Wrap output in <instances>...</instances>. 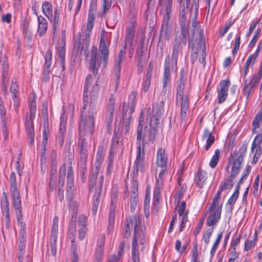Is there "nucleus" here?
I'll return each mask as SVG.
<instances>
[{
    "label": "nucleus",
    "mask_w": 262,
    "mask_h": 262,
    "mask_svg": "<svg viewBox=\"0 0 262 262\" xmlns=\"http://www.w3.org/2000/svg\"><path fill=\"white\" fill-rule=\"evenodd\" d=\"M0 117L2 125L5 127L6 126L8 117L7 112L4 106L2 99L0 97Z\"/></svg>",
    "instance_id": "4c0bfd02"
},
{
    "label": "nucleus",
    "mask_w": 262,
    "mask_h": 262,
    "mask_svg": "<svg viewBox=\"0 0 262 262\" xmlns=\"http://www.w3.org/2000/svg\"><path fill=\"white\" fill-rule=\"evenodd\" d=\"M94 24V17H88L86 29L89 32H91L93 27Z\"/></svg>",
    "instance_id": "69168bd1"
},
{
    "label": "nucleus",
    "mask_w": 262,
    "mask_h": 262,
    "mask_svg": "<svg viewBox=\"0 0 262 262\" xmlns=\"http://www.w3.org/2000/svg\"><path fill=\"white\" fill-rule=\"evenodd\" d=\"M220 155V150L218 149L215 150L214 154L212 157L209 162V166L212 168H215L219 162Z\"/></svg>",
    "instance_id": "79ce46f5"
},
{
    "label": "nucleus",
    "mask_w": 262,
    "mask_h": 262,
    "mask_svg": "<svg viewBox=\"0 0 262 262\" xmlns=\"http://www.w3.org/2000/svg\"><path fill=\"white\" fill-rule=\"evenodd\" d=\"M87 219L85 216L81 215L78 217V225L81 227H86Z\"/></svg>",
    "instance_id": "0e129e2a"
},
{
    "label": "nucleus",
    "mask_w": 262,
    "mask_h": 262,
    "mask_svg": "<svg viewBox=\"0 0 262 262\" xmlns=\"http://www.w3.org/2000/svg\"><path fill=\"white\" fill-rule=\"evenodd\" d=\"M137 203V198H131L130 201V210L134 212L136 209Z\"/></svg>",
    "instance_id": "774afa93"
},
{
    "label": "nucleus",
    "mask_w": 262,
    "mask_h": 262,
    "mask_svg": "<svg viewBox=\"0 0 262 262\" xmlns=\"http://www.w3.org/2000/svg\"><path fill=\"white\" fill-rule=\"evenodd\" d=\"M141 224V219L137 215L129 216L126 219L124 236L128 237L130 235L131 231L134 227V233L132 243V258L134 262H140L139 256V249L138 242L140 239V244L142 245V248H144L146 244V239L142 230L139 229Z\"/></svg>",
    "instance_id": "f03ea898"
},
{
    "label": "nucleus",
    "mask_w": 262,
    "mask_h": 262,
    "mask_svg": "<svg viewBox=\"0 0 262 262\" xmlns=\"http://www.w3.org/2000/svg\"><path fill=\"white\" fill-rule=\"evenodd\" d=\"M240 36H238L236 38L233 48L232 49V53L233 54H235L237 53L238 50L239 48V45H240Z\"/></svg>",
    "instance_id": "338daca9"
},
{
    "label": "nucleus",
    "mask_w": 262,
    "mask_h": 262,
    "mask_svg": "<svg viewBox=\"0 0 262 262\" xmlns=\"http://www.w3.org/2000/svg\"><path fill=\"white\" fill-rule=\"evenodd\" d=\"M181 48L180 43H176L174 45L173 47L172 55L171 58V70L174 72H177V62L178 54L181 50Z\"/></svg>",
    "instance_id": "393cba45"
},
{
    "label": "nucleus",
    "mask_w": 262,
    "mask_h": 262,
    "mask_svg": "<svg viewBox=\"0 0 262 262\" xmlns=\"http://www.w3.org/2000/svg\"><path fill=\"white\" fill-rule=\"evenodd\" d=\"M26 240V237L22 235L19 238V243L18 245V262H23V256L25 252Z\"/></svg>",
    "instance_id": "c756f323"
},
{
    "label": "nucleus",
    "mask_w": 262,
    "mask_h": 262,
    "mask_svg": "<svg viewBox=\"0 0 262 262\" xmlns=\"http://www.w3.org/2000/svg\"><path fill=\"white\" fill-rule=\"evenodd\" d=\"M228 94L222 93L217 91V102L219 104H222L225 102L227 98Z\"/></svg>",
    "instance_id": "13d9d810"
},
{
    "label": "nucleus",
    "mask_w": 262,
    "mask_h": 262,
    "mask_svg": "<svg viewBox=\"0 0 262 262\" xmlns=\"http://www.w3.org/2000/svg\"><path fill=\"white\" fill-rule=\"evenodd\" d=\"M239 152H240V154L238 158H241L242 157V160H243L244 157L245 156L247 149L248 145L246 143H242L239 144Z\"/></svg>",
    "instance_id": "864d4df0"
},
{
    "label": "nucleus",
    "mask_w": 262,
    "mask_h": 262,
    "mask_svg": "<svg viewBox=\"0 0 262 262\" xmlns=\"http://www.w3.org/2000/svg\"><path fill=\"white\" fill-rule=\"evenodd\" d=\"M10 191H18L17 188V183L15 173L14 172L11 173L10 176Z\"/></svg>",
    "instance_id": "a18cd8bd"
},
{
    "label": "nucleus",
    "mask_w": 262,
    "mask_h": 262,
    "mask_svg": "<svg viewBox=\"0 0 262 262\" xmlns=\"http://www.w3.org/2000/svg\"><path fill=\"white\" fill-rule=\"evenodd\" d=\"M222 236H223L222 232H221L218 234L217 239H216L215 243H214V244L211 248V251H210V254L211 255L213 256L214 254V253H215V251L220 244L221 239L222 238Z\"/></svg>",
    "instance_id": "09e8293b"
},
{
    "label": "nucleus",
    "mask_w": 262,
    "mask_h": 262,
    "mask_svg": "<svg viewBox=\"0 0 262 262\" xmlns=\"http://www.w3.org/2000/svg\"><path fill=\"white\" fill-rule=\"evenodd\" d=\"M42 10L46 16H52L53 8L51 4L48 2L42 4Z\"/></svg>",
    "instance_id": "a19ab883"
},
{
    "label": "nucleus",
    "mask_w": 262,
    "mask_h": 262,
    "mask_svg": "<svg viewBox=\"0 0 262 262\" xmlns=\"http://www.w3.org/2000/svg\"><path fill=\"white\" fill-rule=\"evenodd\" d=\"M1 207L2 215L6 220V227L8 229L10 223L9 202L7 194L5 192L3 193L1 200Z\"/></svg>",
    "instance_id": "4468645a"
},
{
    "label": "nucleus",
    "mask_w": 262,
    "mask_h": 262,
    "mask_svg": "<svg viewBox=\"0 0 262 262\" xmlns=\"http://www.w3.org/2000/svg\"><path fill=\"white\" fill-rule=\"evenodd\" d=\"M170 62L169 57L167 56L164 62V73L163 79V88H165L170 81Z\"/></svg>",
    "instance_id": "bb28decb"
},
{
    "label": "nucleus",
    "mask_w": 262,
    "mask_h": 262,
    "mask_svg": "<svg viewBox=\"0 0 262 262\" xmlns=\"http://www.w3.org/2000/svg\"><path fill=\"white\" fill-rule=\"evenodd\" d=\"M94 115L93 111H90L88 115L85 114L83 111L81 112L79 123V135L80 137L86 136V138H91L95 127Z\"/></svg>",
    "instance_id": "0eeeda50"
},
{
    "label": "nucleus",
    "mask_w": 262,
    "mask_h": 262,
    "mask_svg": "<svg viewBox=\"0 0 262 262\" xmlns=\"http://www.w3.org/2000/svg\"><path fill=\"white\" fill-rule=\"evenodd\" d=\"M76 235V225L75 224H72L69 227V231L68 233V236L70 239L73 237L75 239Z\"/></svg>",
    "instance_id": "6e6d98bb"
},
{
    "label": "nucleus",
    "mask_w": 262,
    "mask_h": 262,
    "mask_svg": "<svg viewBox=\"0 0 262 262\" xmlns=\"http://www.w3.org/2000/svg\"><path fill=\"white\" fill-rule=\"evenodd\" d=\"M243 161L242 160V157L237 158L234 161L230 176V177L232 179L235 178L239 173Z\"/></svg>",
    "instance_id": "f704fd0d"
},
{
    "label": "nucleus",
    "mask_w": 262,
    "mask_h": 262,
    "mask_svg": "<svg viewBox=\"0 0 262 262\" xmlns=\"http://www.w3.org/2000/svg\"><path fill=\"white\" fill-rule=\"evenodd\" d=\"M144 115L142 112L139 117V124L137 127V145L138 148L137 155L134 165L136 170L138 171L142 170L144 166V159L145 158L144 139L142 137L143 123L144 122Z\"/></svg>",
    "instance_id": "39448f33"
},
{
    "label": "nucleus",
    "mask_w": 262,
    "mask_h": 262,
    "mask_svg": "<svg viewBox=\"0 0 262 262\" xmlns=\"http://www.w3.org/2000/svg\"><path fill=\"white\" fill-rule=\"evenodd\" d=\"M167 158L165 156V150L163 148H160L157 150L156 165L159 167H166Z\"/></svg>",
    "instance_id": "5701e85b"
},
{
    "label": "nucleus",
    "mask_w": 262,
    "mask_h": 262,
    "mask_svg": "<svg viewBox=\"0 0 262 262\" xmlns=\"http://www.w3.org/2000/svg\"><path fill=\"white\" fill-rule=\"evenodd\" d=\"M67 183H74V174L71 165L68 167V174H67Z\"/></svg>",
    "instance_id": "052dcab7"
},
{
    "label": "nucleus",
    "mask_w": 262,
    "mask_h": 262,
    "mask_svg": "<svg viewBox=\"0 0 262 262\" xmlns=\"http://www.w3.org/2000/svg\"><path fill=\"white\" fill-rule=\"evenodd\" d=\"M123 151V147L121 143H119L115 136L112 140V145L108 156V164L107 170L108 171L113 169L115 156H121Z\"/></svg>",
    "instance_id": "9b49d317"
},
{
    "label": "nucleus",
    "mask_w": 262,
    "mask_h": 262,
    "mask_svg": "<svg viewBox=\"0 0 262 262\" xmlns=\"http://www.w3.org/2000/svg\"><path fill=\"white\" fill-rule=\"evenodd\" d=\"M11 193L13 196V206L16 211V213L17 215L21 216V201L19 191H11Z\"/></svg>",
    "instance_id": "a878e982"
},
{
    "label": "nucleus",
    "mask_w": 262,
    "mask_h": 262,
    "mask_svg": "<svg viewBox=\"0 0 262 262\" xmlns=\"http://www.w3.org/2000/svg\"><path fill=\"white\" fill-rule=\"evenodd\" d=\"M66 164H63L60 167L59 172V181H58V197L60 202L63 199V187L64 184V179L66 176Z\"/></svg>",
    "instance_id": "a211bd4d"
},
{
    "label": "nucleus",
    "mask_w": 262,
    "mask_h": 262,
    "mask_svg": "<svg viewBox=\"0 0 262 262\" xmlns=\"http://www.w3.org/2000/svg\"><path fill=\"white\" fill-rule=\"evenodd\" d=\"M193 3L194 4V9H193L194 6L193 5L192 6V9L190 10V15H194V16H197L199 14V0H193Z\"/></svg>",
    "instance_id": "4d7b16f0"
},
{
    "label": "nucleus",
    "mask_w": 262,
    "mask_h": 262,
    "mask_svg": "<svg viewBox=\"0 0 262 262\" xmlns=\"http://www.w3.org/2000/svg\"><path fill=\"white\" fill-rule=\"evenodd\" d=\"M261 142L262 134L257 135L252 142L251 147V152L252 154H254L252 160V163L254 164L257 162L261 155Z\"/></svg>",
    "instance_id": "ddd939ff"
},
{
    "label": "nucleus",
    "mask_w": 262,
    "mask_h": 262,
    "mask_svg": "<svg viewBox=\"0 0 262 262\" xmlns=\"http://www.w3.org/2000/svg\"><path fill=\"white\" fill-rule=\"evenodd\" d=\"M90 42V34H86L85 40L82 42L80 40L76 41L74 43V51L77 54L82 52L86 55V60L89 66V69L93 74H96L98 69L102 65L105 68L107 63L109 51L108 47L106 43L104 35H101L99 47V52L97 47L93 46L91 52L88 54L87 50Z\"/></svg>",
    "instance_id": "f257e3e1"
},
{
    "label": "nucleus",
    "mask_w": 262,
    "mask_h": 262,
    "mask_svg": "<svg viewBox=\"0 0 262 262\" xmlns=\"http://www.w3.org/2000/svg\"><path fill=\"white\" fill-rule=\"evenodd\" d=\"M92 76L90 74L88 75L85 80L83 95V110H86L88 105L89 104V108H91L93 110L97 102L99 92V86L98 81H96L91 90V85L92 83Z\"/></svg>",
    "instance_id": "20e7f679"
},
{
    "label": "nucleus",
    "mask_w": 262,
    "mask_h": 262,
    "mask_svg": "<svg viewBox=\"0 0 262 262\" xmlns=\"http://www.w3.org/2000/svg\"><path fill=\"white\" fill-rule=\"evenodd\" d=\"M122 51H120L118 54V60L116 65V71L115 72V88L116 89L118 86L119 83V79H120V69L121 67V64L122 62Z\"/></svg>",
    "instance_id": "72a5a7b5"
},
{
    "label": "nucleus",
    "mask_w": 262,
    "mask_h": 262,
    "mask_svg": "<svg viewBox=\"0 0 262 262\" xmlns=\"http://www.w3.org/2000/svg\"><path fill=\"white\" fill-rule=\"evenodd\" d=\"M202 138L203 139L206 140L205 148V150L207 151L209 150L211 145L214 143L215 141L214 137L212 135L211 133L208 129L205 128L203 132Z\"/></svg>",
    "instance_id": "cd10ccee"
},
{
    "label": "nucleus",
    "mask_w": 262,
    "mask_h": 262,
    "mask_svg": "<svg viewBox=\"0 0 262 262\" xmlns=\"http://www.w3.org/2000/svg\"><path fill=\"white\" fill-rule=\"evenodd\" d=\"M0 63H2V69L5 65L8 67L7 57L6 54V50L3 49V45L0 42Z\"/></svg>",
    "instance_id": "ea45409f"
},
{
    "label": "nucleus",
    "mask_w": 262,
    "mask_h": 262,
    "mask_svg": "<svg viewBox=\"0 0 262 262\" xmlns=\"http://www.w3.org/2000/svg\"><path fill=\"white\" fill-rule=\"evenodd\" d=\"M58 217L55 216L53 220L51 227L50 248L51 254L55 256L56 254L57 238L58 232Z\"/></svg>",
    "instance_id": "f8f14e48"
},
{
    "label": "nucleus",
    "mask_w": 262,
    "mask_h": 262,
    "mask_svg": "<svg viewBox=\"0 0 262 262\" xmlns=\"http://www.w3.org/2000/svg\"><path fill=\"white\" fill-rule=\"evenodd\" d=\"M136 24L135 22H132L129 27L126 29L125 41V48L132 49L133 43V39L135 37V27Z\"/></svg>",
    "instance_id": "6ab92c4d"
},
{
    "label": "nucleus",
    "mask_w": 262,
    "mask_h": 262,
    "mask_svg": "<svg viewBox=\"0 0 262 262\" xmlns=\"http://www.w3.org/2000/svg\"><path fill=\"white\" fill-rule=\"evenodd\" d=\"M233 186L232 179H228L222 182L219 187V189L217 193L215 194L213 199H217V201L220 202L222 191L231 189Z\"/></svg>",
    "instance_id": "4be33fe9"
},
{
    "label": "nucleus",
    "mask_w": 262,
    "mask_h": 262,
    "mask_svg": "<svg viewBox=\"0 0 262 262\" xmlns=\"http://www.w3.org/2000/svg\"><path fill=\"white\" fill-rule=\"evenodd\" d=\"M97 11V0H91L89 12V16H94Z\"/></svg>",
    "instance_id": "de8ad7c7"
},
{
    "label": "nucleus",
    "mask_w": 262,
    "mask_h": 262,
    "mask_svg": "<svg viewBox=\"0 0 262 262\" xmlns=\"http://www.w3.org/2000/svg\"><path fill=\"white\" fill-rule=\"evenodd\" d=\"M241 238V236L238 235L232 239L231 242V247L234 250L236 249L237 245L240 243Z\"/></svg>",
    "instance_id": "680f3d73"
},
{
    "label": "nucleus",
    "mask_w": 262,
    "mask_h": 262,
    "mask_svg": "<svg viewBox=\"0 0 262 262\" xmlns=\"http://www.w3.org/2000/svg\"><path fill=\"white\" fill-rule=\"evenodd\" d=\"M207 179V172L199 167L197 172L195 174L194 179L196 186L200 188H203L206 184Z\"/></svg>",
    "instance_id": "412c9836"
},
{
    "label": "nucleus",
    "mask_w": 262,
    "mask_h": 262,
    "mask_svg": "<svg viewBox=\"0 0 262 262\" xmlns=\"http://www.w3.org/2000/svg\"><path fill=\"white\" fill-rule=\"evenodd\" d=\"M160 13L163 16H170L172 12L173 0H159Z\"/></svg>",
    "instance_id": "aec40b11"
},
{
    "label": "nucleus",
    "mask_w": 262,
    "mask_h": 262,
    "mask_svg": "<svg viewBox=\"0 0 262 262\" xmlns=\"http://www.w3.org/2000/svg\"><path fill=\"white\" fill-rule=\"evenodd\" d=\"M117 194L116 193L112 194L111 196V204L108 216V228L114 225L115 219V211L117 204Z\"/></svg>",
    "instance_id": "f3484780"
},
{
    "label": "nucleus",
    "mask_w": 262,
    "mask_h": 262,
    "mask_svg": "<svg viewBox=\"0 0 262 262\" xmlns=\"http://www.w3.org/2000/svg\"><path fill=\"white\" fill-rule=\"evenodd\" d=\"M115 110V106L113 104L108 105L106 111L105 121L108 126H110L113 121V113Z\"/></svg>",
    "instance_id": "e433bc0d"
},
{
    "label": "nucleus",
    "mask_w": 262,
    "mask_h": 262,
    "mask_svg": "<svg viewBox=\"0 0 262 262\" xmlns=\"http://www.w3.org/2000/svg\"><path fill=\"white\" fill-rule=\"evenodd\" d=\"M213 231V228L208 229L204 235V242L206 244H208L210 242V238Z\"/></svg>",
    "instance_id": "bf43d9fd"
},
{
    "label": "nucleus",
    "mask_w": 262,
    "mask_h": 262,
    "mask_svg": "<svg viewBox=\"0 0 262 262\" xmlns=\"http://www.w3.org/2000/svg\"><path fill=\"white\" fill-rule=\"evenodd\" d=\"M216 200L217 199H213L209 208L210 213L206 221V225L209 227L216 224L221 218L222 203H220Z\"/></svg>",
    "instance_id": "1a4fd4ad"
},
{
    "label": "nucleus",
    "mask_w": 262,
    "mask_h": 262,
    "mask_svg": "<svg viewBox=\"0 0 262 262\" xmlns=\"http://www.w3.org/2000/svg\"><path fill=\"white\" fill-rule=\"evenodd\" d=\"M181 35L184 40L183 41L184 44L186 43V39L188 33V27L189 21L186 20V17H181Z\"/></svg>",
    "instance_id": "2f4dec72"
},
{
    "label": "nucleus",
    "mask_w": 262,
    "mask_h": 262,
    "mask_svg": "<svg viewBox=\"0 0 262 262\" xmlns=\"http://www.w3.org/2000/svg\"><path fill=\"white\" fill-rule=\"evenodd\" d=\"M260 79L253 76L251 80L248 82L247 80L245 81L244 89L247 91L248 96L251 93L253 89H254L258 83Z\"/></svg>",
    "instance_id": "7c9ffc66"
},
{
    "label": "nucleus",
    "mask_w": 262,
    "mask_h": 262,
    "mask_svg": "<svg viewBox=\"0 0 262 262\" xmlns=\"http://www.w3.org/2000/svg\"><path fill=\"white\" fill-rule=\"evenodd\" d=\"M138 183L136 180L132 182V192L131 198H137L138 196Z\"/></svg>",
    "instance_id": "5fc2aeb1"
},
{
    "label": "nucleus",
    "mask_w": 262,
    "mask_h": 262,
    "mask_svg": "<svg viewBox=\"0 0 262 262\" xmlns=\"http://www.w3.org/2000/svg\"><path fill=\"white\" fill-rule=\"evenodd\" d=\"M160 117V115L158 113L157 115L155 114L152 117L149 115L146 118L147 122L149 123V125L150 127L148 139L151 142H154L155 139L156 129L159 124Z\"/></svg>",
    "instance_id": "2eb2a0df"
},
{
    "label": "nucleus",
    "mask_w": 262,
    "mask_h": 262,
    "mask_svg": "<svg viewBox=\"0 0 262 262\" xmlns=\"http://www.w3.org/2000/svg\"><path fill=\"white\" fill-rule=\"evenodd\" d=\"M262 123V111L258 112L252 122L254 130L259 128L260 123Z\"/></svg>",
    "instance_id": "37998d69"
},
{
    "label": "nucleus",
    "mask_w": 262,
    "mask_h": 262,
    "mask_svg": "<svg viewBox=\"0 0 262 262\" xmlns=\"http://www.w3.org/2000/svg\"><path fill=\"white\" fill-rule=\"evenodd\" d=\"M74 189V183L69 182L67 183V191L68 193V196H70V198H72L73 195V191Z\"/></svg>",
    "instance_id": "e2e57ef3"
},
{
    "label": "nucleus",
    "mask_w": 262,
    "mask_h": 262,
    "mask_svg": "<svg viewBox=\"0 0 262 262\" xmlns=\"http://www.w3.org/2000/svg\"><path fill=\"white\" fill-rule=\"evenodd\" d=\"M192 26L193 28V35L189 38V42L193 41L194 35H197L200 38H201L203 34V30L201 29L199 23L196 17H194L192 21Z\"/></svg>",
    "instance_id": "c85d7f7f"
},
{
    "label": "nucleus",
    "mask_w": 262,
    "mask_h": 262,
    "mask_svg": "<svg viewBox=\"0 0 262 262\" xmlns=\"http://www.w3.org/2000/svg\"><path fill=\"white\" fill-rule=\"evenodd\" d=\"M29 111V114L26 115L25 125L26 132L30 140V144H33L35 136L33 120L35 117L36 112V102L33 99L30 101Z\"/></svg>",
    "instance_id": "6e6552de"
},
{
    "label": "nucleus",
    "mask_w": 262,
    "mask_h": 262,
    "mask_svg": "<svg viewBox=\"0 0 262 262\" xmlns=\"http://www.w3.org/2000/svg\"><path fill=\"white\" fill-rule=\"evenodd\" d=\"M190 4V0H185V4L183 3V5L180 7V16H185L188 14V8Z\"/></svg>",
    "instance_id": "49530a36"
},
{
    "label": "nucleus",
    "mask_w": 262,
    "mask_h": 262,
    "mask_svg": "<svg viewBox=\"0 0 262 262\" xmlns=\"http://www.w3.org/2000/svg\"><path fill=\"white\" fill-rule=\"evenodd\" d=\"M169 17H165L161 26L160 37L165 40H168L171 34V31L168 27Z\"/></svg>",
    "instance_id": "b1692460"
},
{
    "label": "nucleus",
    "mask_w": 262,
    "mask_h": 262,
    "mask_svg": "<svg viewBox=\"0 0 262 262\" xmlns=\"http://www.w3.org/2000/svg\"><path fill=\"white\" fill-rule=\"evenodd\" d=\"M136 93L133 92L128 96V105L125 103L123 106L122 122L126 126L129 125L132 119V114L135 111L136 105Z\"/></svg>",
    "instance_id": "9d476101"
},
{
    "label": "nucleus",
    "mask_w": 262,
    "mask_h": 262,
    "mask_svg": "<svg viewBox=\"0 0 262 262\" xmlns=\"http://www.w3.org/2000/svg\"><path fill=\"white\" fill-rule=\"evenodd\" d=\"M18 85L16 83V80L15 78L12 79V83L10 87V91L13 97H15L18 93Z\"/></svg>",
    "instance_id": "3c124183"
},
{
    "label": "nucleus",
    "mask_w": 262,
    "mask_h": 262,
    "mask_svg": "<svg viewBox=\"0 0 262 262\" xmlns=\"http://www.w3.org/2000/svg\"><path fill=\"white\" fill-rule=\"evenodd\" d=\"M8 69L9 68L6 65L2 69V86L4 89L7 88L9 83Z\"/></svg>",
    "instance_id": "58836bf2"
},
{
    "label": "nucleus",
    "mask_w": 262,
    "mask_h": 262,
    "mask_svg": "<svg viewBox=\"0 0 262 262\" xmlns=\"http://www.w3.org/2000/svg\"><path fill=\"white\" fill-rule=\"evenodd\" d=\"M86 136L82 137L79 135V147L80 150L86 149L88 150V143L86 141Z\"/></svg>",
    "instance_id": "8fccbe9b"
},
{
    "label": "nucleus",
    "mask_w": 262,
    "mask_h": 262,
    "mask_svg": "<svg viewBox=\"0 0 262 262\" xmlns=\"http://www.w3.org/2000/svg\"><path fill=\"white\" fill-rule=\"evenodd\" d=\"M185 81L183 73H181L179 83L177 88L176 104L181 108V117L184 120L187 117V112L189 106L188 96L184 93Z\"/></svg>",
    "instance_id": "423d86ee"
},
{
    "label": "nucleus",
    "mask_w": 262,
    "mask_h": 262,
    "mask_svg": "<svg viewBox=\"0 0 262 262\" xmlns=\"http://www.w3.org/2000/svg\"><path fill=\"white\" fill-rule=\"evenodd\" d=\"M45 60L43 73L45 75H48L50 71L52 62V53L50 51L48 50L46 52Z\"/></svg>",
    "instance_id": "c9c22d12"
},
{
    "label": "nucleus",
    "mask_w": 262,
    "mask_h": 262,
    "mask_svg": "<svg viewBox=\"0 0 262 262\" xmlns=\"http://www.w3.org/2000/svg\"><path fill=\"white\" fill-rule=\"evenodd\" d=\"M67 117L64 114V107H63L62 113L60 117V123L59 133L57 137V140L60 146H62L64 140V134L66 130Z\"/></svg>",
    "instance_id": "dca6fc26"
},
{
    "label": "nucleus",
    "mask_w": 262,
    "mask_h": 262,
    "mask_svg": "<svg viewBox=\"0 0 262 262\" xmlns=\"http://www.w3.org/2000/svg\"><path fill=\"white\" fill-rule=\"evenodd\" d=\"M38 18V31L37 33L40 36L44 35L48 28V23L45 17H37Z\"/></svg>",
    "instance_id": "473e14b6"
},
{
    "label": "nucleus",
    "mask_w": 262,
    "mask_h": 262,
    "mask_svg": "<svg viewBox=\"0 0 262 262\" xmlns=\"http://www.w3.org/2000/svg\"><path fill=\"white\" fill-rule=\"evenodd\" d=\"M229 86L230 82L229 80H223L221 81L220 83V88L217 91L228 94Z\"/></svg>",
    "instance_id": "c03bdc74"
},
{
    "label": "nucleus",
    "mask_w": 262,
    "mask_h": 262,
    "mask_svg": "<svg viewBox=\"0 0 262 262\" xmlns=\"http://www.w3.org/2000/svg\"><path fill=\"white\" fill-rule=\"evenodd\" d=\"M98 176L97 169L93 170L90 178V191H94L95 194L92 199V213L93 215L97 214L100 201L102 187L104 178L102 175Z\"/></svg>",
    "instance_id": "7ed1b4c3"
},
{
    "label": "nucleus",
    "mask_w": 262,
    "mask_h": 262,
    "mask_svg": "<svg viewBox=\"0 0 262 262\" xmlns=\"http://www.w3.org/2000/svg\"><path fill=\"white\" fill-rule=\"evenodd\" d=\"M186 208V203L184 201H183L178 209V214L179 216L183 217L184 215H186V216H188V211L185 210Z\"/></svg>",
    "instance_id": "603ef678"
}]
</instances>
